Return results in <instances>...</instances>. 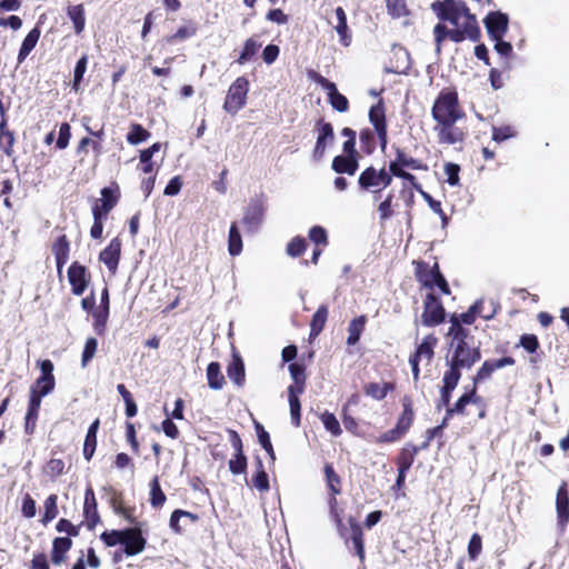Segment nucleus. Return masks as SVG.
Listing matches in <instances>:
<instances>
[{
	"mask_svg": "<svg viewBox=\"0 0 569 569\" xmlns=\"http://www.w3.org/2000/svg\"><path fill=\"white\" fill-rule=\"evenodd\" d=\"M478 402H480V398L476 393V387H473L469 392L463 393L458 399V401L455 403L453 407L447 408V416H452L455 413L465 415V408L467 405L478 403Z\"/></svg>",
	"mask_w": 569,
	"mask_h": 569,
	"instance_id": "bb28decb",
	"label": "nucleus"
},
{
	"mask_svg": "<svg viewBox=\"0 0 569 569\" xmlns=\"http://www.w3.org/2000/svg\"><path fill=\"white\" fill-rule=\"evenodd\" d=\"M482 550L481 537L473 533L468 543V556L471 560H476Z\"/></svg>",
	"mask_w": 569,
	"mask_h": 569,
	"instance_id": "bf43d9fd",
	"label": "nucleus"
},
{
	"mask_svg": "<svg viewBox=\"0 0 569 569\" xmlns=\"http://www.w3.org/2000/svg\"><path fill=\"white\" fill-rule=\"evenodd\" d=\"M402 407H403V411H402L401 416L398 418L396 427L402 433L406 435L408 432V430L410 429V427L413 422V418H415V412L412 409V401L408 396L402 398Z\"/></svg>",
	"mask_w": 569,
	"mask_h": 569,
	"instance_id": "5701e85b",
	"label": "nucleus"
},
{
	"mask_svg": "<svg viewBox=\"0 0 569 569\" xmlns=\"http://www.w3.org/2000/svg\"><path fill=\"white\" fill-rule=\"evenodd\" d=\"M263 211V206L259 200L252 201L247 207L242 219L247 232H256L259 229L262 223Z\"/></svg>",
	"mask_w": 569,
	"mask_h": 569,
	"instance_id": "ddd939ff",
	"label": "nucleus"
},
{
	"mask_svg": "<svg viewBox=\"0 0 569 569\" xmlns=\"http://www.w3.org/2000/svg\"><path fill=\"white\" fill-rule=\"evenodd\" d=\"M387 9L393 18H401L407 14L405 0H387Z\"/></svg>",
	"mask_w": 569,
	"mask_h": 569,
	"instance_id": "6e6d98bb",
	"label": "nucleus"
},
{
	"mask_svg": "<svg viewBox=\"0 0 569 569\" xmlns=\"http://www.w3.org/2000/svg\"><path fill=\"white\" fill-rule=\"evenodd\" d=\"M149 137L150 133L141 124L133 123L127 134V141L132 146H137L146 141Z\"/></svg>",
	"mask_w": 569,
	"mask_h": 569,
	"instance_id": "4c0bfd02",
	"label": "nucleus"
},
{
	"mask_svg": "<svg viewBox=\"0 0 569 569\" xmlns=\"http://www.w3.org/2000/svg\"><path fill=\"white\" fill-rule=\"evenodd\" d=\"M331 167L337 173L353 176L358 169V160L356 157L336 156Z\"/></svg>",
	"mask_w": 569,
	"mask_h": 569,
	"instance_id": "393cba45",
	"label": "nucleus"
},
{
	"mask_svg": "<svg viewBox=\"0 0 569 569\" xmlns=\"http://www.w3.org/2000/svg\"><path fill=\"white\" fill-rule=\"evenodd\" d=\"M309 238L317 246H319V244L326 246L328 243L327 231L325 228H322L320 226H315L310 229Z\"/></svg>",
	"mask_w": 569,
	"mask_h": 569,
	"instance_id": "0e129e2a",
	"label": "nucleus"
},
{
	"mask_svg": "<svg viewBox=\"0 0 569 569\" xmlns=\"http://www.w3.org/2000/svg\"><path fill=\"white\" fill-rule=\"evenodd\" d=\"M71 138V128L69 123L63 122L61 123L59 128V136L57 139V148L58 149H66L69 144V140Z\"/></svg>",
	"mask_w": 569,
	"mask_h": 569,
	"instance_id": "680f3d73",
	"label": "nucleus"
},
{
	"mask_svg": "<svg viewBox=\"0 0 569 569\" xmlns=\"http://www.w3.org/2000/svg\"><path fill=\"white\" fill-rule=\"evenodd\" d=\"M369 121L371 122L376 131L387 129L386 110L383 102L381 100L370 108Z\"/></svg>",
	"mask_w": 569,
	"mask_h": 569,
	"instance_id": "c85d7f7f",
	"label": "nucleus"
},
{
	"mask_svg": "<svg viewBox=\"0 0 569 569\" xmlns=\"http://www.w3.org/2000/svg\"><path fill=\"white\" fill-rule=\"evenodd\" d=\"M480 37V29L476 18H468L467 22H461V26L450 29L449 39L456 43L462 42L466 39L477 41Z\"/></svg>",
	"mask_w": 569,
	"mask_h": 569,
	"instance_id": "1a4fd4ad",
	"label": "nucleus"
},
{
	"mask_svg": "<svg viewBox=\"0 0 569 569\" xmlns=\"http://www.w3.org/2000/svg\"><path fill=\"white\" fill-rule=\"evenodd\" d=\"M249 91V81L244 77L237 78L230 86L223 109L230 114H236L241 110L247 102V94Z\"/></svg>",
	"mask_w": 569,
	"mask_h": 569,
	"instance_id": "7ed1b4c3",
	"label": "nucleus"
},
{
	"mask_svg": "<svg viewBox=\"0 0 569 569\" xmlns=\"http://www.w3.org/2000/svg\"><path fill=\"white\" fill-rule=\"evenodd\" d=\"M493 371H495V369H493L491 361L486 360L482 363V366L479 368L477 375L475 376L473 385L476 386L477 383L490 378V376L492 375Z\"/></svg>",
	"mask_w": 569,
	"mask_h": 569,
	"instance_id": "69168bd1",
	"label": "nucleus"
},
{
	"mask_svg": "<svg viewBox=\"0 0 569 569\" xmlns=\"http://www.w3.org/2000/svg\"><path fill=\"white\" fill-rule=\"evenodd\" d=\"M481 358L479 347H470L466 346H455V351L452 358L449 360L456 367H460L461 369H470L477 361Z\"/></svg>",
	"mask_w": 569,
	"mask_h": 569,
	"instance_id": "423d86ee",
	"label": "nucleus"
},
{
	"mask_svg": "<svg viewBox=\"0 0 569 569\" xmlns=\"http://www.w3.org/2000/svg\"><path fill=\"white\" fill-rule=\"evenodd\" d=\"M254 428L258 436V441L261 445V447L267 451L271 460L273 461L276 459V455L273 451V447L270 441L269 433L264 430L263 426L259 422L254 423Z\"/></svg>",
	"mask_w": 569,
	"mask_h": 569,
	"instance_id": "79ce46f5",
	"label": "nucleus"
},
{
	"mask_svg": "<svg viewBox=\"0 0 569 569\" xmlns=\"http://www.w3.org/2000/svg\"><path fill=\"white\" fill-rule=\"evenodd\" d=\"M83 516L87 520V527L89 530L94 529V527L100 522L98 503L93 489L90 486L86 489L84 492Z\"/></svg>",
	"mask_w": 569,
	"mask_h": 569,
	"instance_id": "2eb2a0df",
	"label": "nucleus"
},
{
	"mask_svg": "<svg viewBox=\"0 0 569 569\" xmlns=\"http://www.w3.org/2000/svg\"><path fill=\"white\" fill-rule=\"evenodd\" d=\"M312 78L315 81L322 87L328 93L329 102L335 110L338 112H346L349 109V102L348 99L341 94L336 84L321 74L312 71L311 72Z\"/></svg>",
	"mask_w": 569,
	"mask_h": 569,
	"instance_id": "39448f33",
	"label": "nucleus"
},
{
	"mask_svg": "<svg viewBox=\"0 0 569 569\" xmlns=\"http://www.w3.org/2000/svg\"><path fill=\"white\" fill-rule=\"evenodd\" d=\"M445 308L440 300L432 293L426 296L425 310L421 316V322L426 327H433L445 320Z\"/></svg>",
	"mask_w": 569,
	"mask_h": 569,
	"instance_id": "20e7f679",
	"label": "nucleus"
},
{
	"mask_svg": "<svg viewBox=\"0 0 569 569\" xmlns=\"http://www.w3.org/2000/svg\"><path fill=\"white\" fill-rule=\"evenodd\" d=\"M68 279L71 284L72 293L81 296L88 287L90 276L84 266L73 262L68 269Z\"/></svg>",
	"mask_w": 569,
	"mask_h": 569,
	"instance_id": "9d476101",
	"label": "nucleus"
},
{
	"mask_svg": "<svg viewBox=\"0 0 569 569\" xmlns=\"http://www.w3.org/2000/svg\"><path fill=\"white\" fill-rule=\"evenodd\" d=\"M117 204V197L113 194V191L110 188H103L101 190V204L99 207L102 209L104 214H108L109 211Z\"/></svg>",
	"mask_w": 569,
	"mask_h": 569,
	"instance_id": "8fccbe9b",
	"label": "nucleus"
},
{
	"mask_svg": "<svg viewBox=\"0 0 569 569\" xmlns=\"http://www.w3.org/2000/svg\"><path fill=\"white\" fill-rule=\"evenodd\" d=\"M397 163H400L402 167L410 168L412 170H426L427 166H425L420 160L409 157L405 153V151L400 148H396V159Z\"/></svg>",
	"mask_w": 569,
	"mask_h": 569,
	"instance_id": "c9c22d12",
	"label": "nucleus"
},
{
	"mask_svg": "<svg viewBox=\"0 0 569 569\" xmlns=\"http://www.w3.org/2000/svg\"><path fill=\"white\" fill-rule=\"evenodd\" d=\"M325 476L327 480V486L331 492V495L336 496L341 492L340 489V477L336 473L333 467L330 463L325 466Z\"/></svg>",
	"mask_w": 569,
	"mask_h": 569,
	"instance_id": "37998d69",
	"label": "nucleus"
},
{
	"mask_svg": "<svg viewBox=\"0 0 569 569\" xmlns=\"http://www.w3.org/2000/svg\"><path fill=\"white\" fill-rule=\"evenodd\" d=\"M87 63H88V58L87 56H82L76 67H74V72H73V84H72V88L74 90H78V87H79V83L81 82L82 78H83V74L86 72V69H87Z\"/></svg>",
	"mask_w": 569,
	"mask_h": 569,
	"instance_id": "13d9d810",
	"label": "nucleus"
},
{
	"mask_svg": "<svg viewBox=\"0 0 569 569\" xmlns=\"http://www.w3.org/2000/svg\"><path fill=\"white\" fill-rule=\"evenodd\" d=\"M459 171L460 167L456 163L448 162L445 166V173L447 174V182L450 186H457L459 183Z\"/></svg>",
	"mask_w": 569,
	"mask_h": 569,
	"instance_id": "338daca9",
	"label": "nucleus"
},
{
	"mask_svg": "<svg viewBox=\"0 0 569 569\" xmlns=\"http://www.w3.org/2000/svg\"><path fill=\"white\" fill-rule=\"evenodd\" d=\"M437 341V338L432 335L425 337L411 358L417 359L418 361L426 360V362L429 363L433 358V348L436 347Z\"/></svg>",
	"mask_w": 569,
	"mask_h": 569,
	"instance_id": "4be33fe9",
	"label": "nucleus"
},
{
	"mask_svg": "<svg viewBox=\"0 0 569 569\" xmlns=\"http://www.w3.org/2000/svg\"><path fill=\"white\" fill-rule=\"evenodd\" d=\"M487 32L492 40H500L508 30L509 18L500 11L490 12L483 20Z\"/></svg>",
	"mask_w": 569,
	"mask_h": 569,
	"instance_id": "0eeeda50",
	"label": "nucleus"
},
{
	"mask_svg": "<svg viewBox=\"0 0 569 569\" xmlns=\"http://www.w3.org/2000/svg\"><path fill=\"white\" fill-rule=\"evenodd\" d=\"M207 379L208 386L213 390L222 389L226 380L223 375L221 373L220 365L216 361H212L207 367Z\"/></svg>",
	"mask_w": 569,
	"mask_h": 569,
	"instance_id": "c756f323",
	"label": "nucleus"
},
{
	"mask_svg": "<svg viewBox=\"0 0 569 569\" xmlns=\"http://www.w3.org/2000/svg\"><path fill=\"white\" fill-rule=\"evenodd\" d=\"M67 14L73 23L74 32L81 33L84 29L86 18L84 9L82 4L70 6L67 10Z\"/></svg>",
	"mask_w": 569,
	"mask_h": 569,
	"instance_id": "473e14b6",
	"label": "nucleus"
},
{
	"mask_svg": "<svg viewBox=\"0 0 569 569\" xmlns=\"http://www.w3.org/2000/svg\"><path fill=\"white\" fill-rule=\"evenodd\" d=\"M392 200H393V193L389 192L383 201L380 202L378 206V212L380 216V221L385 222L388 219H390L393 214L392 210Z\"/></svg>",
	"mask_w": 569,
	"mask_h": 569,
	"instance_id": "3c124183",
	"label": "nucleus"
},
{
	"mask_svg": "<svg viewBox=\"0 0 569 569\" xmlns=\"http://www.w3.org/2000/svg\"><path fill=\"white\" fill-rule=\"evenodd\" d=\"M130 533H124L122 543L124 546L123 553L128 557L136 556L143 551L146 546V539L142 537L141 530L139 528H129L126 529Z\"/></svg>",
	"mask_w": 569,
	"mask_h": 569,
	"instance_id": "f8f14e48",
	"label": "nucleus"
},
{
	"mask_svg": "<svg viewBox=\"0 0 569 569\" xmlns=\"http://www.w3.org/2000/svg\"><path fill=\"white\" fill-rule=\"evenodd\" d=\"M306 249V240L303 238H293L287 246V253L291 257H299Z\"/></svg>",
	"mask_w": 569,
	"mask_h": 569,
	"instance_id": "e2e57ef3",
	"label": "nucleus"
},
{
	"mask_svg": "<svg viewBox=\"0 0 569 569\" xmlns=\"http://www.w3.org/2000/svg\"><path fill=\"white\" fill-rule=\"evenodd\" d=\"M321 421H322L326 430L331 432L335 437H338L341 435L342 430L340 428V423L333 413L326 411L321 416Z\"/></svg>",
	"mask_w": 569,
	"mask_h": 569,
	"instance_id": "09e8293b",
	"label": "nucleus"
},
{
	"mask_svg": "<svg viewBox=\"0 0 569 569\" xmlns=\"http://www.w3.org/2000/svg\"><path fill=\"white\" fill-rule=\"evenodd\" d=\"M228 250L231 256H238L242 250L241 234L234 222L229 230Z\"/></svg>",
	"mask_w": 569,
	"mask_h": 569,
	"instance_id": "f704fd0d",
	"label": "nucleus"
},
{
	"mask_svg": "<svg viewBox=\"0 0 569 569\" xmlns=\"http://www.w3.org/2000/svg\"><path fill=\"white\" fill-rule=\"evenodd\" d=\"M431 9L441 21H448L455 27L461 26V22H467L468 18H476L462 1H436L431 4Z\"/></svg>",
	"mask_w": 569,
	"mask_h": 569,
	"instance_id": "f03ea898",
	"label": "nucleus"
},
{
	"mask_svg": "<svg viewBox=\"0 0 569 569\" xmlns=\"http://www.w3.org/2000/svg\"><path fill=\"white\" fill-rule=\"evenodd\" d=\"M379 170L375 167L366 168L358 178V183L362 190L372 191L375 193V199H378L381 189L376 190L379 187Z\"/></svg>",
	"mask_w": 569,
	"mask_h": 569,
	"instance_id": "a211bd4d",
	"label": "nucleus"
},
{
	"mask_svg": "<svg viewBox=\"0 0 569 569\" xmlns=\"http://www.w3.org/2000/svg\"><path fill=\"white\" fill-rule=\"evenodd\" d=\"M447 363L449 365L450 368L443 375V386L455 389L461 378V373H460L461 368L456 367V365H453L452 362H450L448 360H447Z\"/></svg>",
	"mask_w": 569,
	"mask_h": 569,
	"instance_id": "de8ad7c7",
	"label": "nucleus"
},
{
	"mask_svg": "<svg viewBox=\"0 0 569 569\" xmlns=\"http://www.w3.org/2000/svg\"><path fill=\"white\" fill-rule=\"evenodd\" d=\"M41 31L38 27H34L29 33L26 36V38L22 41V44L20 47L19 53H18V63H22L27 57L30 54V52L34 49L37 46L39 39H40Z\"/></svg>",
	"mask_w": 569,
	"mask_h": 569,
	"instance_id": "b1692460",
	"label": "nucleus"
},
{
	"mask_svg": "<svg viewBox=\"0 0 569 569\" xmlns=\"http://www.w3.org/2000/svg\"><path fill=\"white\" fill-rule=\"evenodd\" d=\"M58 497L57 495H50L43 503L44 512L42 517V523L46 526L50 521H52L58 515V506H57Z\"/></svg>",
	"mask_w": 569,
	"mask_h": 569,
	"instance_id": "ea45409f",
	"label": "nucleus"
},
{
	"mask_svg": "<svg viewBox=\"0 0 569 569\" xmlns=\"http://www.w3.org/2000/svg\"><path fill=\"white\" fill-rule=\"evenodd\" d=\"M419 451H420V448H418L417 446L407 443L402 448L401 452L399 453V457L397 458L398 468H400L402 470H409Z\"/></svg>",
	"mask_w": 569,
	"mask_h": 569,
	"instance_id": "7c9ffc66",
	"label": "nucleus"
},
{
	"mask_svg": "<svg viewBox=\"0 0 569 569\" xmlns=\"http://www.w3.org/2000/svg\"><path fill=\"white\" fill-rule=\"evenodd\" d=\"M261 47V43H259L253 38H249L246 40L243 49L237 59V62L239 64H244L249 60L252 59V57L257 53L258 49Z\"/></svg>",
	"mask_w": 569,
	"mask_h": 569,
	"instance_id": "58836bf2",
	"label": "nucleus"
},
{
	"mask_svg": "<svg viewBox=\"0 0 569 569\" xmlns=\"http://www.w3.org/2000/svg\"><path fill=\"white\" fill-rule=\"evenodd\" d=\"M166 502V495L161 490L158 477L150 481V503L153 508L162 507Z\"/></svg>",
	"mask_w": 569,
	"mask_h": 569,
	"instance_id": "e433bc0d",
	"label": "nucleus"
},
{
	"mask_svg": "<svg viewBox=\"0 0 569 569\" xmlns=\"http://www.w3.org/2000/svg\"><path fill=\"white\" fill-rule=\"evenodd\" d=\"M69 241L64 234L60 236L52 246V252L56 258L58 272L61 273L63 266L69 258Z\"/></svg>",
	"mask_w": 569,
	"mask_h": 569,
	"instance_id": "aec40b11",
	"label": "nucleus"
},
{
	"mask_svg": "<svg viewBox=\"0 0 569 569\" xmlns=\"http://www.w3.org/2000/svg\"><path fill=\"white\" fill-rule=\"evenodd\" d=\"M403 436H405V433H402L397 427H395V428L381 433L376 439V441L378 443L396 442V441L400 440Z\"/></svg>",
	"mask_w": 569,
	"mask_h": 569,
	"instance_id": "774afa93",
	"label": "nucleus"
},
{
	"mask_svg": "<svg viewBox=\"0 0 569 569\" xmlns=\"http://www.w3.org/2000/svg\"><path fill=\"white\" fill-rule=\"evenodd\" d=\"M391 389L392 386L390 383L380 385L377 382H371L365 387V392L367 396L376 400H382Z\"/></svg>",
	"mask_w": 569,
	"mask_h": 569,
	"instance_id": "a19ab883",
	"label": "nucleus"
},
{
	"mask_svg": "<svg viewBox=\"0 0 569 569\" xmlns=\"http://www.w3.org/2000/svg\"><path fill=\"white\" fill-rule=\"evenodd\" d=\"M418 279L425 287L429 289H433V287L437 286L443 295L450 293L449 284L443 274L440 272L437 262L428 271L419 273Z\"/></svg>",
	"mask_w": 569,
	"mask_h": 569,
	"instance_id": "9b49d317",
	"label": "nucleus"
},
{
	"mask_svg": "<svg viewBox=\"0 0 569 569\" xmlns=\"http://www.w3.org/2000/svg\"><path fill=\"white\" fill-rule=\"evenodd\" d=\"M230 380L238 387H242L246 380L244 363L239 355H233L232 361L227 368Z\"/></svg>",
	"mask_w": 569,
	"mask_h": 569,
	"instance_id": "412c9836",
	"label": "nucleus"
},
{
	"mask_svg": "<svg viewBox=\"0 0 569 569\" xmlns=\"http://www.w3.org/2000/svg\"><path fill=\"white\" fill-rule=\"evenodd\" d=\"M40 393V396H47L54 389V377L40 376L34 385L30 388Z\"/></svg>",
	"mask_w": 569,
	"mask_h": 569,
	"instance_id": "a18cd8bd",
	"label": "nucleus"
},
{
	"mask_svg": "<svg viewBox=\"0 0 569 569\" xmlns=\"http://www.w3.org/2000/svg\"><path fill=\"white\" fill-rule=\"evenodd\" d=\"M318 130V137L316 141V146L312 152V157L316 161L322 159L327 143H332L335 140L333 128L331 123L325 122L323 120H319L316 126Z\"/></svg>",
	"mask_w": 569,
	"mask_h": 569,
	"instance_id": "6e6552de",
	"label": "nucleus"
},
{
	"mask_svg": "<svg viewBox=\"0 0 569 569\" xmlns=\"http://www.w3.org/2000/svg\"><path fill=\"white\" fill-rule=\"evenodd\" d=\"M422 198L426 200V202L429 204L430 209L437 213L442 221V226L445 227L448 223V217L441 209V204L439 201L435 200L428 192L421 191Z\"/></svg>",
	"mask_w": 569,
	"mask_h": 569,
	"instance_id": "5fc2aeb1",
	"label": "nucleus"
},
{
	"mask_svg": "<svg viewBox=\"0 0 569 569\" xmlns=\"http://www.w3.org/2000/svg\"><path fill=\"white\" fill-rule=\"evenodd\" d=\"M335 13L337 17V26L335 27V30L340 37V42L348 47L351 42V36L347 23V14L341 7L336 8Z\"/></svg>",
	"mask_w": 569,
	"mask_h": 569,
	"instance_id": "cd10ccee",
	"label": "nucleus"
},
{
	"mask_svg": "<svg viewBox=\"0 0 569 569\" xmlns=\"http://www.w3.org/2000/svg\"><path fill=\"white\" fill-rule=\"evenodd\" d=\"M98 348V341L96 338H88L82 351L81 365L84 368L88 362L94 357Z\"/></svg>",
	"mask_w": 569,
	"mask_h": 569,
	"instance_id": "864d4df0",
	"label": "nucleus"
},
{
	"mask_svg": "<svg viewBox=\"0 0 569 569\" xmlns=\"http://www.w3.org/2000/svg\"><path fill=\"white\" fill-rule=\"evenodd\" d=\"M431 116L437 122L435 131L440 143L455 144L462 140V132L455 128L456 122L465 116L456 91L442 90L432 106Z\"/></svg>",
	"mask_w": 569,
	"mask_h": 569,
	"instance_id": "f257e3e1",
	"label": "nucleus"
},
{
	"mask_svg": "<svg viewBox=\"0 0 569 569\" xmlns=\"http://www.w3.org/2000/svg\"><path fill=\"white\" fill-rule=\"evenodd\" d=\"M366 325V317L360 316L358 318H355L351 320L348 327V338H347V345L353 346L356 345L361 336V332L363 331Z\"/></svg>",
	"mask_w": 569,
	"mask_h": 569,
	"instance_id": "72a5a7b5",
	"label": "nucleus"
},
{
	"mask_svg": "<svg viewBox=\"0 0 569 569\" xmlns=\"http://www.w3.org/2000/svg\"><path fill=\"white\" fill-rule=\"evenodd\" d=\"M328 319V307L326 305H321L315 315L312 316L310 322V337H317L322 331Z\"/></svg>",
	"mask_w": 569,
	"mask_h": 569,
	"instance_id": "2f4dec72",
	"label": "nucleus"
},
{
	"mask_svg": "<svg viewBox=\"0 0 569 569\" xmlns=\"http://www.w3.org/2000/svg\"><path fill=\"white\" fill-rule=\"evenodd\" d=\"M258 471L256 476L252 478V483L254 488L259 491L264 492L269 490V478L267 472L263 469L262 461L260 458H257Z\"/></svg>",
	"mask_w": 569,
	"mask_h": 569,
	"instance_id": "c03bdc74",
	"label": "nucleus"
},
{
	"mask_svg": "<svg viewBox=\"0 0 569 569\" xmlns=\"http://www.w3.org/2000/svg\"><path fill=\"white\" fill-rule=\"evenodd\" d=\"M124 533H130L129 531L124 530H111V531H104L101 533L100 538L101 540L109 547L116 546L118 543H122V538Z\"/></svg>",
	"mask_w": 569,
	"mask_h": 569,
	"instance_id": "603ef678",
	"label": "nucleus"
},
{
	"mask_svg": "<svg viewBox=\"0 0 569 569\" xmlns=\"http://www.w3.org/2000/svg\"><path fill=\"white\" fill-rule=\"evenodd\" d=\"M229 470L233 475L243 473L247 469V457L243 451L234 452L233 457L229 460Z\"/></svg>",
	"mask_w": 569,
	"mask_h": 569,
	"instance_id": "49530a36",
	"label": "nucleus"
},
{
	"mask_svg": "<svg viewBox=\"0 0 569 569\" xmlns=\"http://www.w3.org/2000/svg\"><path fill=\"white\" fill-rule=\"evenodd\" d=\"M289 406H290V415H291V421L296 427L300 426V419H301V405L298 397L292 396L288 397Z\"/></svg>",
	"mask_w": 569,
	"mask_h": 569,
	"instance_id": "052dcab7",
	"label": "nucleus"
},
{
	"mask_svg": "<svg viewBox=\"0 0 569 569\" xmlns=\"http://www.w3.org/2000/svg\"><path fill=\"white\" fill-rule=\"evenodd\" d=\"M121 242L118 238H114L110 241L108 247L100 252L99 259L107 266L110 272L114 273L119 264Z\"/></svg>",
	"mask_w": 569,
	"mask_h": 569,
	"instance_id": "f3484780",
	"label": "nucleus"
},
{
	"mask_svg": "<svg viewBox=\"0 0 569 569\" xmlns=\"http://www.w3.org/2000/svg\"><path fill=\"white\" fill-rule=\"evenodd\" d=\"M100 421L96 419L89 427L84 443H83V457L86 460H90L96 451L97 447V432L99 429Z\"/></svg>",
	"mask_w": 569,
	"mask_h": 569,
	"instance_id": "a878e982",
	"label": "nucleus"
},
{
	"mask_svg": "<svg viewBox=\"0 0 569 569\" xmlns=\"http://www.w3.org/2000/svg\"><path fill=\"white\" fill-rule=\"evenodd\" d=\"M498 303L495 300H490V310L488 313L482 315V299L477 300L467 312L458 316L460 322L465 325H472L476 320L477 316L482 317L485 320H490L495 317L498 310Z\"/></svg>",
	"mask_w": 569,
	"mask_h": 569,
	"instance_id": "4468645a",
	"label": "nucleus"
},
{
	"mask_svg": "<svg viewBox=\"0 0 569 569\" xmlns=\"http://www.w3.org/2000/svg\"><path fill=\"white\" fill-rule=\"evenodd\" d=\"M72 540L70 537H57L52 542L51 561L60 566L66 561V553L71 549Z\"/></svg>",
	"mask_w": 569,
	"mask_h": 569,
	"instance_id": "6ab92c4d",
	"label": "nucleus"
},
{
	"mask_svg": "<svg viewBox=\"0 0 569 569\" xmlns=\"http://www.w3.org/2000/svg\"><path fill=\"white\" fill-rule=\"evenodd\" d=\"M197 28L194 24L180 27L177 32L167 38L168 42H173L176 40H184L191 38L196 34Z\"/></svg>",
	"mask_w": 569,
	"mask_h": 569,
	"instance_id": "4d7b16f0",
	"label": "nucleus"
},
{
	"mask_svg": "<svg viewBox=\"0 0 569 569\" xmlns=\"http://www.w3.org/2000/svg\"><path fill=\"white\" fill-rule=\"evenodd\" d=\"M557 521L561 529H565L569 522V493L567 485L562 483L556 496Z\"/></svg>",
	"mask_w": 569,
	"mask_h": 569,
	"instance_id": "dca6fc26",
	"label": "nucleus"
}]
</instances>
